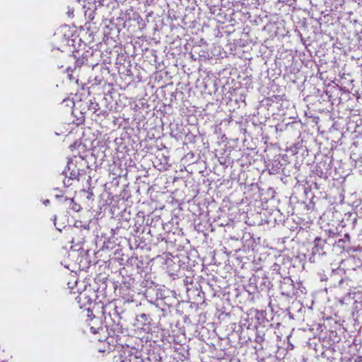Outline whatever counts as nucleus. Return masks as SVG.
Segmentation results:
<instances>
[{
    "label": "nucleus",
    "mask_w": 362,
    "mask_h": 362,
    "mask_svg": "<svg viewBox=\"0 0 362 362\" xmlns=\"http://www.w3.org/2000/svg\"><path fill=\"white\" fill-rule=\"evenodd\" d=\"M86 294H81L79 296L77 297L78 302L81 303L83 300V298H86Z\"/></svg>",
    "instance_id": "nucleus-1"
}]
</instances>
